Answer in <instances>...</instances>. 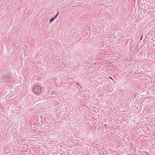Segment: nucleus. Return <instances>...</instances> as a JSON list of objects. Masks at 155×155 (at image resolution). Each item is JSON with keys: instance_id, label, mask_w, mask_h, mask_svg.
Instances as JSON below:
<instances>
[{"instance_id": "1", "label": "nucleus", "mask_w": 155, "mask_h": 155, "mask_svg": "<svg viewBox=\"0 0 155 155\" xmlns=\"http://www.w3.org/2000/svg\"><path fill=\"white\" fill-rule=\"evenodd\" d=\"M41 88L42 87L40 85L36 84L33 87L32 90L35 94H38L41 93Z\"/></svg>"}, {"instance_id": "5", "label": "nucleus", "mask_w": 155, "mask_h": 155, "mask_svg": "<svg viewBox=\"0 0 155 155\" xmlns=\"http://www.w3.org/2000/svg\"><path fill=\"white\" fill-rule=\"evenodd\" d=\"M142 38H143V35H142L141 36L140 38V39L141 40H142Z\"/></svg>"}, {"instance_id": "4", "label": "nucleus", "mask_w": 155, "mask_h": 155, "mask_svg": "<svg viewBox=\"0 0 155 155\" xmlns=\"http://www.w3.org/2000/svg\"><path fill=\"white\" fill-rule=\"evenodd\" d=\"M75 83L77 84V85H78L81 88H82V87H81V86L80 85V84L78 82H76Z\"/></svg>"}, {"instance_id": "2", "label": "nucleus", "mask_w": 155, "mask_h": 155, "mask_svg": "<svg viewBox=\"0 0 155 155\" xmlns=\"http://www.w3.org/2000/svg\"><path fill=\"white\" fill-rule=\"evenodd\" d=\"M3 81L5 83H7L9 80V77L7 75L3 76Z\"/></svg>"}, {"instance_id": "3", "label": "nucleus", "mask_w": 155, "mask_h": 155, "mask_svg": "<svg viewBox=\"0 0 155 155\" xmlns=\"http://www.w3.org/2000/svg\"><path fill=\"white\" fill-rule=\"evenodd\" d=\"M59 13V12H57L56 15L53 17L51 18L50 19V23H51V22H52L54 19H55L58 16V15Z\"/></svg>"}, {"instance_id": "6", "label": "nucleus", "mask_w": 155, "mask_h": 155, "mask_svg": "<svg viewBox=\"0 0 155 155\" xmlns=\"http://www.w3.org/2000/svg\"><path fill=\"white\" fill-rule=\"evenodd\" d=\"M110 78L112 79V80H113V79L112 78H111V77H109Z\"/></svg>"}]
</instances>
